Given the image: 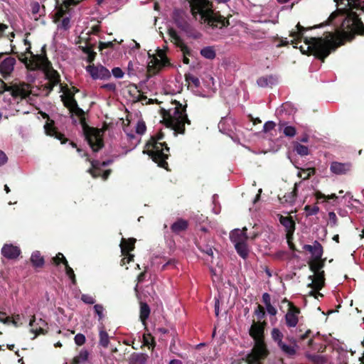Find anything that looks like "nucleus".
Listing matches in <instances>:
<instances>
[{
  "label": "nucleus",
  "instance_id": "obj_34",
  "mask_svg": "<svg viewBox=\"0 0 364 364\" xmlns=\"http://www.w3.org/2000/svg\"><path fill=\"white\" fill-rule=\"evenodd\" d=\"M88 351L82 349L79 354L74 357L70 364H84L88 358Z\"/></svg>",
  "mask_w": 364,
  "mask_h": 364
},
{
  "label": "nucleus",
  "instance_id": "obj_62",
  "mask_svg": "<svg viewBox=\"0 0 364 364\" xmlns=\"http://www.w3.org/2000/svg\"><path fill=\"white\" fill-rule=\"evenodd\" d=\"M31 12L33 15L37 14L40 11V4L37 1L32 2L31 4Z\"/></svg>",
  "mask_w": 364,
  "mask_h": 364
},
{
  "label": "nucleus",
  "instance_id": "obj_23",
  "mask_svg": "<svg viewBox=\"0 0 364 364\" xmlns=\"http://www.w3.org/2000/svg\"><path fill=\"white\" fill-rule=\"evenodd\" d=\"M39 70H43L46 75V78L54 83V85H58L60 82V76L58 72L54 70L52 65L49 68L41 67Z\"/></svg>",
  "mask_w": 364,
  "mask_h": 364
},
{
  "label": "nucleus",
  "instance_id": "obj_32",
  "mask_svg": "<svg viewBox=\"0 0 364 364\" xmlns=\"http://www.w3.org/2000/svg\"><path fill=\"white\" fill-rule=\"evenodd\" d=\"M235 245V248L237 254L243 259H246L249 255V250L247 245V242H237Z\"/></svg>",
  "mask_w": 364,
  "mask_h": 364
},
{
  "label": "nucleus",
  "instance_id": "obj_13",
  "mask_svg": "<svg viewBox=\"0 0 364 364\" xmlns=\"http://www.w3.org/2000/svg\"><path fill=\"white\" fill-rule=\"evenodd\" d=\"M267 326L266 320L262 322L256 321L254 318L252 322V325L249 329L250 336L255 341L264 340V331Z\"/></svg>",
  "mask_w": 364,
  "mask_h": 364
},
{
  "label": "nucleus",
  "instance_id": "obj_64",
  "mask_svg": "<svg viewBox=\"0 0 364 364\" xmlns=\"http://www.w3.org/2000/svg\"><path fill=\"white\" fill-rule=\"evenodd\" d=\"M262 301L264 304L265 306L271 304V297L269 294L265 292L262 294Z\"/></svg>",
  "mask_w": 364,
  "mask_h": 364
},
{
  "label": "nucleus",
  "instance_id": "obj_46",
  "mask_svg": "<svg viewBox=\"0 0 364 364\" xmlns=\"http://www.w3.org/2000/svg\"><path fill=\"white\" fill-rule=\"evenodd\" d=\"M314 196L317 200L325 199L326 200H328L330 199L336 200L338 198V196L335 193L326 196L325 194L322 193L320 191H316L314 193Z\"/></svg>",
  "mask_w": 364,
  "mask_h": 364
},
{
  "label": "nucleus",
  "instance_id": "obj_4",
  "mask_svg": "<svg viewBox=\"0 0 364 364\" xmlns=\"http://www.w3.org/2000/svg\"><path fill=\"white\" fill-rule=\"evenodd\" d=\"M70 112L79 117L83 135L92 150L94 152H97L102 149L105 145L103 140V130L90 127L86 122L84 110L79 107V106H76Z\"/></svg>",
  "mask_w": 364,
  "mask_h": 364
},
{
  "label": "nucleus",
  "instance_id": "obj_28",
  "mask_svg": "<svg viewBox=\"0 0 364 364\" xmlns=\"http://www.w3.org/2000/svg\"><path fill=\"white\" fill-rule=\"evenodd\" d=\"M326 259H311L309 262V269L314 273L321 272V270L325 265Z\"/></svg>",
  "mask_w": 364,
  "mask_h": 364
},
{
  "label": "nucleus",
  "instance_id": "obj_45",
  "mask_svg": "<svg viewBox=\"0 0 364 364\" xmlns=\"http://www.w3.org/2000/svg\"><path fill=\"white\" fill-rule=\"evenodd\" d=\"M304 210L306 212V217L315 215L319 212V208L316 205L313 206L306 205Z\"/></svg>",
  "mask_w": 364,
  "mask_h": 364
},
{
  "label": "nucleus",
  "instance_id": "obj_48",
  "mask_svg": "<svg viewBox=\"0 0 364 364\" xmlns=\"http://www.w3.org/2000/svg\"><path fill=\"white\" fill-rule=\"evenodd\" d=\"M65 273H66L67 276L71 280L72 284L74 285L76 284L77 281H76L75 274L74 273L73 269L70 267V265L68 264H65Z\"/></svg>",
  "mask_w": 364,
  "mask_h": 364
},
{
  "label": "nucleus",
  "instance_id": "obj_63",
  "mask_svg": "<svg viewBox=\"0 0 364 364\" xmlns=\"http://www.w3.org/2000/svg\"><path fill=\"white\" fill-rule=\"evenodd\" d=\"M101 88L114 92L116 90V85L114 83H107L102 85Z\"/></svg>",
  "mask_w": 364,
  "mask_h": 364
},
{
  "label": "nucleus",
  "instance_id": "obj_10",
  "mask_svg": "<svg viewBox=\"0 0 364 364\" xmlns=\"http://www.w3.org/2000/svg\"><path fill=\"white\" fill-rule=\"evenodd\" d=\"M51 65L50 61L46 55V46L44 45L41 48V53L33 55V60H30V70H36L40 69L41 67L49 68Z\"/></svg>",
  "mask_w": 364,
  "mask_h": 364
},
{
  "label": "nucleus",
  "instance_id": "obj_14",
  "mask_svg": "<svg viewBox=\"0 0 364 364\" xmlns=\"http://www.w3.org/2000/svg\"><path fill=\"white\" fill-rule=\"evenodd\" d=\"M86 70L94 80H108L111 77L109 70L102 65H89L86 67Z\"/></svg>",
  "mask_w": 364,
  "mask_h": 364
},
{
  "label": "nucleus",
  "instance_id": "obj_21",
  "mask_svg": "<svg viewBox=\"0 0 364 364\" xmlns=\"http://www.w3.org/2000/svg\"><path fill=\"white\" fill-rule=\"evenodd\" d=\"M304 250L309 251L312 255L311 259H321L323 254V249L320 242L315 240L313 245H304Z\"/></svg>",
  "mask_w": 364,
  "mask_h": 364
},
{
  "label": "nucleus",
  "instance_id": "obj_11",
  "mask_svg": "<svg viewBox=\"0 0 364 364\" xmlns=\"http://www.w3.org/2000/svg\"><path fill=\"white\" fill-rule=\"evenodd\" d=\"M41 114L44 119H47L44 125L46 134L60 140L61 144H65L68 141V139H67L63 134L58 131V129L55 127L54 121L50 119L48 114L46 113H42Z\"/></svg>",
  "mask_w": 364,
  "mask_h": 364
},
{
  "label": "nucleus",
  "instance_id": "obj_1",
  "mask_svg": "<svg viewBox=\"0 0 364 364\" xmlns=\"http://www.w3.org/2000/svg\"><path fill=\"white\" fill-rule=\"evenodd\" d=\"M344 4L331 13L326 23L306 28L298 23L296 31H291V44L294 48L302 39L305 46L299 49L303 54L314 55L324 62L332 50L343 44L345 41H352L355 35L364 36V23L359 17L364 13V0H335Z\"/></svg>",
  "mask_w": 364,
  "mask_h": 364
},
{
  "label": "nucleus",
  "instance_id": "obj_52",
  "mask_svg": "<svg viewBox=\"0 0 364 364\" xmlns=\"http://www.w3.org/2000/svg\"><path fill=\"white\" fill-rule=\"evenodd\" d=\"M146 130V127L144 121H139L136 127V132L139 134H143Z\"/></svg>",
  "mask_w": 364,
  "mask_h": 364
},
{
  "label": "nucleus",
  "instance_id": "obj_5",
  "mask_svg": "<svg viewBox=\"0 0 364 364\" xmlns=\"http://www.w3.org/2000/svg\"><path fill=\"white\" fill-rule=\"evenodd\" d=\"M144 154H147L158 166L169 171L168 164L166 160L170 156V148L168 144L164 143H146Z\"/></svg>",
  "mask_w": 364,
  "mask_h": 364
},
{
  "label": "nucleus",
  "instance_id": "obj_61",
  "mask_svg": "<svg viewBox=\"0 0 364 364\" xmlns=\"http://www.w3.org/2000/svg\"><path fill=\"white\" fill-rule=\"evenodd\" d=\"M18 60L24 63L27 68L30 70L29 64H30V60L26 56V53H21V55H18Z\"/></svg>",
  "mask_w": 364,
  "mask_h": 364
},
{
  "label": "nucleus",
  "instance_id": "obj_42",
  "mask_svg": "<svg viewBox=\"0 0 364 364\" xmlns=\"http://www.w3.org/2000/svg\"><path fill=\"white\" fill-rule=\"evenodd\" d=\"M273 79L272 76H263L257 79V83L259 87H265L272 84Z\"/></svg>",
  "mask_w": 364,
  "mask_h": 364
},
{
  "label": "nucleus",
  "instance_id": "obj_55",
  "mask_svg": "<svg viewBox=\"0 0 364 364\" xmlns=\"http://www.w3.org/2000/svg\"><path fill=\"white\" fill-rule=\"evenodd\" d=\"M75 343H76V345L77 346H82L85 341H86V338L85 336V335H83L82 333H77L75 336Z\"/></svg>",
  "mask_w": 364,
  "mask_h": 364
},
{
  "label": "nucleus",
  "instance_id": "obj_16",
  "mask_svg": "<svg viewBox=\"0 0 364 364\" xmlns=\"http://www.w3.org/2000/svg\"><path fill=\"white\" fill-rule=\"evenodd\" d=\"M171 65L168 58L159 59L157 56L153 55L147 66V72L151 75H155L164 67Z\"/></svg>",
  "mask_w": 364,
  "mask_h": 364
},
{
  "label": "nucleus",
  "instance_id": "obj_36",
  "mask_svg": "<svg viewBox=\"0 0 364 364\" xmlns=\"http://www.w3.org/2000/svg\"><path fill=\"white\" fill-rule=\"evenodd\" d=\"M196 246L198 248L203 252L207 254L208 256H210L211 257H213V246L209 244H205L202 241V239L200 238V241L196 242Z\"/></svg>",
  "mask_w": 364,
  "mask_h": 364
},
{
  "label": "nucleus",
  "instance_id": "obj_60",
  "mask_svg": "<svg viewBox=\"0 0 364 364\" xmlns=\"http://www.w3.org/2000/svg\"><path fill=\"white\" fill-rule=\"evenodd\" d=\"M311 360L316 364H323L326 362V359L323 356L319 355H314L311 357Z\"/></svg>",
  "mask_w": 364,
  "mask_h": 364
},
{
  "label": "nucleus",
  "instance_id": "obj_22",
  "mask_svg": "<svg viewBox=\"0 0 364 364\" xmlns=\"http://www.w3.org/2000/svg\"><path fill=\"white\" fill-rule=\"evenodd\" d=\"M136 240L134 237L128 239L122 238L119 245L121 252L123 256H127L129 252L133 251L135 248V243Z\"/></svg>",
  "mask_w": 364,
  "mask_h": 364
},
{
  "label": "nucleus",
  "instance_id": "obj_18",
  "mask_svg": "<svg viewBox=\"0 0 364 364\" xmlns=\"http://www.w3.org/2000/svg\"><path fill=\"white\" fill-rule=\"evenodd\" d=\"M352 164L350 162L341 163L333 161L330 166V170L336 175L346 174L351 170Z\"/></svg>",
  "mask_w": 364,
  "mask_h": 364
},
{
  "label": "nucleus",
  "instance_id": "obj_58",
  "mask_svg": "<svg viewBox=\"0 0 364 364\" xmlns=\"http://www.w3.org/2000/svg\"><path fill=\"white\" fill-rule=\"evenodd\" d=\"M112 73L116 78H122L124 76V72L119 67L114 68L112 70Z\"/></svg>",
  "mask_w": 364,
  "mask_h": 364
},
{
  "label": "nucleus",
  "instance_id": "obj_44",
  "mask_svg": "<svg viewBox=\"0 0 364 364\" xmlns=\"http://www.w3.org/2000/svg\"><path fill=\"white\" fill-rule=\"evenodd\" d=\"M52 263L56 266L59 265L60 263H63L65 266V264H68L66 258L63 255V254L58 252L55 257H53L51 259Z\"/></svg>",
  "mask_w": 364,
  "mask_h": 364
},
{
  "label": "nucleus",
  "instance_id": "obj_2",
  "mask_svg": "<svg viewBox=\"0 0 364 364\" xmlns=\"http://www.w3.org/2000/svg\"><path fill=\"white\" fill-rule=\"evenodd\" d=\"M191 11L194 17L200 16V23L205 25L207 32L209 30L222 29L230 26L228 18H225L219 11L213 10V4L209 0H191Z\"/></svg>",
  "mask_w": 364,
  "mask_h": 364
},
{
  "label": "nucleus",
  "instance_id": "obj_19",
  "mask_svg": "<svg viewBox=\"0 0 364 364\" xmlns=\"http://www.w3.org/2000/svg\"><path fill=\"white\" fill-rule=\"evenodd\" d=\"M1 254L9 259H15L21 254V250L12 244H5L1 248Z\"/></svg>",
  "mask_w": 364,
  "mask_h": 364
},
{
  "label": "nucleus",
  "instance_id": "obj_29",
  "mask_svg": "<svg viewBox=\"0 0 364 364\" xmlns=\"http://www.w3.org/2000/svg\"><path fill=\"white\" fill-rule=\"evenodd\" d=\"M150 307L146 302H140L139 318L144 326L146 325V321L150 315Z\"/></svg>",
  "mask_w": 364,
  "mask_h": 364
},
{
  "label": "nucleus",
  "instance_id": "obj_17",
  "mask_svg": "<svg viewBox=\"0 0 364 364\" xmlns=\"http://www.w3.org/2000/svg\"><path fill=\"white\" fill-rule=\"evenodd\" d=\"M16 63V58L11 56L6 57L0 63V73L4 78L11 75Z\"/></svg>",
  "mask_w": 364,
  "mask_h": 364
},
{
  "label": "nucleus",
  "instance_id": "obj_47",
  "mask_svg": "<svg viewBox=\"0 0 364 364\" xmlns=\"http://www.w3.org/2000/svg\"><path fill=\"white\" fill-rule=\"evenodd\" d=\"M95 313L98 316V321H102L105 317L104 311L105 308L102 304H95L94 306Z\"/></svg>",
  "mask_w": 364,
  "mask_h": 364
},
{
  "label": "nucleus",
  "instance_id": "obj_30",
  "mask_svg": "<svg viewBox=\"0 0 364 364\" xmlns=\"http://www.w3.org/2000/svg\"><path fill=\"white\" fill-rule=\"evenodd\" d=\"M60 97L64 106L67 107L70 112L76 106H78L77 102L74 97V94H68V97H65V95H61Z\"/></svg>",
  "mask_w": 364,
  "mask_h": 364
},
{
  "label": "nucleus",
  "instance_id": "obj_59",
  "mask_svg": "<svg viewBox=\"0 0 364 364\" xmlns=\"http://www.w3.org/2000/svg\"><path fill=\"white\" fill-rule=\"evenodd\" d=\"M86 157H87V160L89 161L91 164V166L92 167L91 168H101V162L98 160H90V158H89V156L87 153H85L84 154Z\"/></svg>",
  "mask_w": 364,
  "mask_h": 364
},
{
  "label": "nucleus",
  "instance_id": "obj_7",
  "mask_svg": "<svg viewBox=\"0 0 364 364\" xmlns=\"http://www.w3.org/2000/svg\"><path fill=\"white\" fill-rule=\"evenodd\" d=\"M251 353L247 354L246 360L248 364H262L261 360H264L269 354L264 340L255 341Z\"/></svg>",
  "mask_w": 364,
  "mask_h": 364
},
{
  "label": "nucleus",
  "instance_id": "obj_9",
  "mask_svg": "<svg viewBox=\"0 0 364 364\" xmlns=\"http://www.w3.org/2000/svg\"><path fill=\"white\" fill-rule=\"evenodd\" d=\"M168 35L170 37V41L173 42L176 47L179 48L183 54V63L188 65L190 60L188 56L191 55V49L184 43L181 38L178 35L176 31L170 27L167 31Z\"/></svg>",
  "mask_w": 364,
  "mask_h": 364
},
{
  "label": "nucleus",
  "instance_id": "obj_57",
  "mask_svg": "<svg viewBox=\"0 0 364 364\" xmlns=\"http://www.w3.org/2000/svg\"><path fill=\"white\" fill-rule=\"evenodd\" d=\"M88 172L95 178L101 177V176H102V169H101V168H96V169L93 168H90L88 170Z\"/></svg>",
  "mask_w": 364,
  "mask_h": 364
},
{
  "label": "nucleus",
  "instance_id": "obj_25",
  "mask_svg": "<svg viewBox=\"0 0 364 364\" xmlns=\"http://www.w3.org/2000/svg\"><path fill=\"white\" fill-rule=\"evenodd\" d=\"M188 228V222L184 219L178 218L171 225V230L173 233L178 235L181 232L186 231Z\"/></svg>",
  "mask_w": 364,
  "mask_h": 364
},
{
  "label": "nucleus",
  "instance_id": "obj_38",
  "mask_svg": "<svg viewBox=\"0 0 364 364\" xmlns=\"http://www.w3.org/2000/svg\"><path fill=\"white\" fill-rule=\"evenodd\" d=\"M294 150L301 156H307L309 153V148L299 142H295L294 144Z\"/></svg>",
  "mask_w": 364,
  "mask_h": 364
},
{
  "label": "nucleus",
  "instance_id": "obj_6",
  "mask_svg": "<svg viewBox=\"0 0 364 364\" xmlns=\"http://www.w3.org/2000/svg\"><path fill=\"white\" fill-rule=\"evenodd\" d=\"M172 18L177 28L183 31L187 36L193 39H198L201 36V34L188 22L181 10L175 9L172 14Z\"/></svg>",
  "mask_w": 364,
  "mask_h": 364
},
{
  "label": "nucleus",
  "instance_id": "obj_51",
  "mask_svg": "<svg viewBox=\"0 0 364 364\" xmlns=\"http://www.w3.org/2000/svg\"><path fill=\"white\" fill-rule=\"evenodd\" d=\"M62 19L60 24L58 25V27L66 31L70 28V18L69 16L62 17L60 21Z\"/></svg>",
  "mask_w": 364,
  "mask_h": 364
},
{
  "label": "nucleus",
  "instance_id": "obj_26",
  "mask_svg": "<svg viewBox=\"0 0 364 364\" xmlns=\"http://www.w3.org/2000/svg\"><path fill=\"white\" fill-rule=\"evenodd\" d=\"M279 222L285 228L286 232H290L291 234L295 231L296 223L291 216L280 215Z\"/></svg>",
  "mask_w": 364,
  "mask_h": 364
},
{
  "label": "nucleus",
  "instance_id": "obj_31",
  "mask_svg": "<svg viewBox=\"0 0 364 364\" xmlns=\"http://www.w3.org/2000/svg\"><path fill=\"white\" fill-rule=\"evenodd\" d=\"M30 259L32 265L36 268L42 267L45 263L44 258L39 251L33 252Z\"/></svg>",
  "mask_w": 364,
  "mask_h": 364
},
{
  "label": "nucleus",
  "instance_id": "obj_56",
  "mask_svg": "<svg viewBox=\"0 0 364 364\" xmlns=\"http://www.w3.org/2000/svg\"><path fill=\"white\" fill-rule=\"evenodd\" d=\"M276 127V124L272 121H268L263 126V132L267 133L273 130Z\"/></svg>",
  "mask_w": 364,
  "mask_h": 364
},
{
  "label": "nucleus",
  "instance_id": "obj_35",
  "mask_svg": "<svg viewBox=\"0 0 364 364\" xmlns=\"http://www.w3.org/2000/svg\"><path fill=\"white\" fill-rule=\"evenodd\" d=\"M200 55L208 60H213L216 56V53L213 46H206L202 48L200 51Z\"/></svg>",
  "mask_w": 364,
  "mask_h": 364
},
{
  "label": "nucleus",
  "instance_id": "obj_49",
  "mask_svg": "<svg viewBox=\"0 0 364 364\" xmlns=\"http://www.w3.org/2000/svg\"><path fill=\"white\" fill-rule=\"evenodd\" d=\"M164 134L161 131L157 133L156 135L151 136L149 140L146 143H162L161 141L164 139Z\"/></svg>",
  "mask_w": 364,
  "mask_h": 364
},
{
  "label": "nucleus",
  "instance_id": "obj_27",
  "mask_svg": "<svg viewBox=\"0 0 364 364\" xmlns=\"http://www.w3.org/2000/svg\"><path fill=\"white\" fill-rule=\"evenodd\" d=\"M149 355L142 353H133L129 358V364H146Z\"/></svg>",
  "mask_w": 364,
  "mask_h": 364
},
{
  "label": "nucleus",
  "instance_id": "obj_43",
  "mask_svg": "<svg viewBox=\"0 0 364 364\" xmlns=\"http://www.w3.org/2000/svg\"><path fill=\"white\" fill-rule=\"evenodd\" d=\"M280 349L287 355L292 356L296 354V350L294 347L288 346L284 342L279 346Z\"/></svg>",
  "mask_w": 364,
  "mask_h": 364
},
{
  "label": "nucleus",
  "instance_id": "obj_54",
  "mask_svg": "<svg viewBox=\"0 0 364 364\" xmlns=\"http://www.w3.org/2000/svg\"><path fill=\"white\" fill-rule=\"evenodd\" d=\"M116 39H114L113 41H109V42H100L99 43V50L102 51L105 48H113L114 47V42H116Z\"/></svg>",
  "mask_w": 364,
  "mask_h": 364
},
{
  "label": "nucleus",
  "instance_id": "obj_3",
  "mask_svg": "<svg viewBox=\"0 0 364 364\" xmlns=\"http://www.w3.org/2000/svg\"><path fill=\"white\" fill-rule=\"evenodd\" d=\"M172 103L176 105L173 114H171L170 110L161 109L160 113L163 117V122L167 127L174 130L175 134H183L186 130L185 124H191V120L188 118L186 114V105L183 106L176 100H174Z\"/></svg>",
  "mask_w": 364,
  "mask_h": 364
},
{
  "label": "nucleus",
  "instance_id": "obj_15",
  "mask_svg": "<svg viewBox=\"0 0 364 364\" xmlns=\"http://www.w3.org/2000/svg\"><path fill=\"white\" fill-rule=\"evenodd\" d=\"M314 274V276H309V279L312 280V282L309 284V287L316 290V291H311L310 295L314 296L315 298H317L318 296L322 297L323 294L319 293L318 291L321 290L325 284L324 271Z\"/></svg>",
  "mask_w": 364,
  "mask_h": 364
},
{
  "label": "nucleus",
  "instance_id": "obj_50",
  "mask_svg": "<svg viewBox=\"0 0 364 364\" xmlns=\"http://www.w3.org/2000/svg\"><path fill=\"white\" fill-rule=\"evenodd\" d=\"M283 133L286 136L293 137L296 134V129L293 126H286L283 129Z\"/></svg>",
  "mask_w": 364,
  "mask_h": 364
},
{
  "label": "nucleus",
  "instance_id": "obj_37",
  "mask_svg": "<svg viewBox=\"0 0 364 364\" xmlns=\"http://www.w3.org/2000/svg\"><path fill=\"white\" fill-rule=\"evenodd\" d=\"M254 316L257 318L256 321L262 322L265 320L266 312L264 308L261 304H257L255 309L254 310Z\"/></svg>",
  "mask_w": 364,
  "mask_h": 364
},
{
  "label": "nucleus",
  "instance_id": "obj_40",
  "mask_svg": "<svg viewBox=\"0 0 364 364\" xmlns=\"http://www.w3.org/2000/svg\"><path fill=\"white\" fill-rule=\"evenodd\" d=\"M185 80L186 82L188 83H192L196 88H198L200 85V80L198 77L194 76L191 73H186L185 74Z\"/></svg>",
  "mask_w": 364,
  "mask_h": 364
},
{
  "label": "nucleus",
  "instance_id": "obj_33",
  "mask_svg": "<svg viewBox=\"0 0 364 364\" xmlns=\"http://www.w3.org/2000/svg\"><path fill=\"white\" fill-rule=\"evenodd\" d=\"M109 343V337L104 326L100 328L99 344L103 348H107Z\"/></svg>",
  "mask_w": 364,
  "mask_h": 364
},
{
  "label": "nucleus",
  "instance_id": "obj_12",
  "mask_svg": "<svg viewBox=\"0 0 364 364\" xmlns=\"http://www.w3.org/2000/svg\"><path fill=\"white\" fill-rule=\"evenodd\" d=\"M282 302H288L289 306L288 311L285 315L286 324L289 328H294L299 322L298 315L301 312L300 309L287 299H284Z\"/></svg>",
  "mask_w": 364,
  "mask_h": 364
},
{
  "label": "nucleus",
  "instance_id": "obj_53",
  "mask_svg": "<svg viewBox=\"0 0 364 364\" xmlns=\"http://www.w3.org/2000/svg\"><path fill=\"white\" fill-rule=\"evenodd\" d=\"M81 300L84 303L87 304H94L95 303V299L90 294H82Z\"/></svg>",
  "mask_w": 364,
  "mask_h": 364
},
{
  "label": "nucleus",
  "instance_id": "obj_41",
  "mask_svg": "<svg viewBox=\"0 0 364 364\" xmlns=\"http://www.w3.org/2000/svg\"><path fill=\"white\" fill-rule=\"evenodd\" d=\"M301 170L304 176H303L301 173H299L298 176L302 178L303 180H307L316 173L315 168H301Z\"/></svg>",
  "mask_w": 364,
  "mask_h": 364
},
{
  "label": "nucleus",
  "instance_id": "obj_39",
  "mask_svg": "<svg viewBox=\"0 0 364 364\" xmlns=\"http://www.w3.org/2000/svg\"><path fill=\"white\" fill-rule=\"evenodd\" d=\"M271 336L274 342L277 343L278 346L283 343V333L279 328H274L271 331Z\"/></svg>",
  "mask_w": 364,
  "mask_h": 364
},
{
  "label": "nucleus",
  "instance_id": "obj_24",
  "mask_svg": "<svg viewBox=\"0 0 364 364\" xmlns=\"http://www.w3.org/2000/svg\"><path fill=\"white\" fill-rule=\"evenodd\" d=\"M297 184L295 183L294 188L291 191L285 193V194L281 197L279 196V199L282 203H293L296 200V196H297Z\"/></svg>",
  "mask_w": 364,
  "mask_h": 364
},
{
  "label": "nucleus",
  "instance_id": "obj_20",
  "mask_svg": "<svg viewBox=\"0 0 364 364\" xmlns=\"http://www.w3.org/2000/svg\"><path fill=\"white\" fill-rule=\"evenodd\" d=\"M247 229L244 227L242 230L235 229L230 233V238L232 243L236 244L237 242H245L249 239L247 233Z\"/></svg>",
  "mask_w": 364,
  "mask_h": 364
},
{
  "label": "nucleus",
  "instance_id": "obj_8",
  "mask_svg": "<svg viewBox=\"0 0 364 364\" xmlns=\"http://www.w3.org/2000/svg\"><path fill=\"white\" fill-rule=\"evenodd\" d=\"M1 88L3 89V92H10L14 99H26L31 93V85L26 82L8 85L2 82Z\"/></svg>",
  "mask_w": 364,
  "mask_h": 364
}]
</instances>
